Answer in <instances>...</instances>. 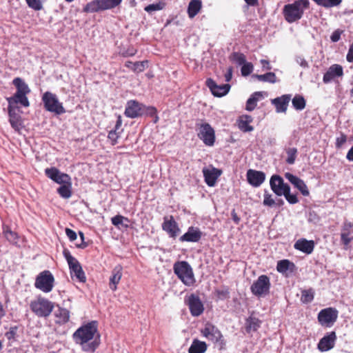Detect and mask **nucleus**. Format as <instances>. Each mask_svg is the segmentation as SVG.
Returning a JSON list of instances; mask_svg holds the SVG:
<instances>
[{"label":"nucleus","instance_id":"nucleus-16","mask_svg":"<svg viewBox=\"0 0 353 353\" xmlns=\"http://www.w3.org/2000/svg\"><path fill=\"white\" fill-rule=\"evenodd\" d=\"M46 175L58 184L64 185L71 181V177L65 173L61 172L55 167L48 168L45 170Z\"/></svg>","mask_w":353,"mask_h":353},{"label":"nucleus","instance_id":"nucleus-36","mask_svg":"<svg viewBox=\"0 0 353 353\" xmlns=\"http://www.w3.org/2000/svg\"><path fill=\"white\" fill-rule=\"evenodd\" d=\"M262 97V94L260 92H256L251 95L246 102L245 109L248 111H252L257 105V101L259 98Z\"/></svg>","mask_w":353,"mask_h":353},{"label":"nucleus","instance_id":"nucleus-50","mask_svg":"<svg viewBox=\"0 0 353 353\" xmlns=\"http://www.w3.org/2000/svg\"><path fill=\"white\" fill-rule=\"evenodd\" d=\"M253 65L251 63H244L241 67V74L243 76H248L252 73Z\"/></svg>","mask_w":353,"mask_h":353},{"label":"nucleus","instance_id":"nucleus-35","mask_svg":"<svg viewBox=\"0 0 353 353\" xmlns=\"http://www.w3.org/2000/svg\"><path fill=\"white\" fill-rule=\"evenodd\" d=\"M207 350V344L204 341L194 339L189 347L188 353H204Z\"/></svg>","mask_w":353,"mask_h":353},{"label":"nucleus","instance_id":"nucleus-1","mask_svg":"<svg viewBox=\"0 0 353 353\" xmlns=\"http://www.w3.org/2000/svg\"><path fill=\"white\" fill-rule=\"evenodd\" d=\"M77 344L81 346L84 352H94L100 344L97 321H91L81 326L72 334Z\"/></svg>","mask_w":353,"mask_h":353},{"label":"nucleus","instance_id":"nucleus-14","mask_svg":"<svg viewBox=\"0 0 353 353\" xmlns=\"http://www.w3.org/2000/svg\"><path fill=\"white\" fill-rule=\"evenodd\" d=\"M184 301L192 316H199L203 313L204 305L199 295L191 294L185 296Z\"/></svg>","mask_w":353,"mask_h":353},{"label":"nucleus","instance_id":"nucleus-15","mask_svg":"<svg viewBox=\"0 0 353 353\" xmlns=\"http://www.w3.org/2000/svg\"><path fill=\"white\" fill-rule=\"evenodd\" d=\"M145 106L136 100L127 102L124 114L131 119L142 117L145 114Z\"/></svg>","mask_w":353,"mask_h":353},{"label":"nucleus","instance_id":"nucleus-43","mask_svg":"<svg viewBox=\"0 0 353 353\" xmlns=\"http://www.w3.org/2000/svg\"><path fill=\"white\" fill-rule=\"evenodd\" d=\"M229 59L231 61L234 62L239 65H243L246 61L245 56L243 53L239 52H232L230 55Z\"/></svg>","mask_w":353,"mask_h":353},{"label":"nucleus","instance_id":"nucleus-30","mask_svg":"<svg viewBox=\"0 0 353 353\" xmlns=\"http://www.w3.org/2000/svg\"><path fill=\"white\" fill-rule=\"evenodd\" d=\"M123 276V268L118 265L114 268L112 271V275L110 278L109 287L113 291L117 290V285L119 283Z\"/></svg>","mask_w":353,"mask_h":353},{"label":"nucleus","instance_id":"nucleus-25","mask_svg":"<svg viewBox=\"0 0 353 353\" xmlns=\"http://www.w3.org/2000/svg\"><path fill=\"white\" fill-rule=\"evenodd\" d=\"M203 174L206 184L210 187H212L215 185L217 179L221 174V171L215 168H212V169L204 168L203 169Z\"/></svg>","mask_w":353,"mask_h":353},{"label":"nucleus","instance_id":"nucleus-54","mask_svg":"<svg viewBox=\"0 0 353 353\" xmlns=\"http://www.w3.org/2000/svg\"><path fill=\"white\" fill-rule=\"evenodd\" d=\"M18 327L17 326L11 327L7 332H6L5 335L8 340L11 341L14 340L15 336L17 334Z\"/></svg>","mask_w":353,"mask_h":353},{"label":"nucleus","instance_id":"nucleus-23","mask_svg":"<svg viewBox=\"0 0 353 353\" xmlns=\"http://www.w3.org/2000/svg\"><path fill=\"white\" fill-rule=\"evenodd\" d=\"M285 177L292 184H293L303 196H309L310 192L308 190L307 186L302 179L290 172H286L285 174Z\"/></svg>","mask_w":353,"mask_h":353},{"label":"nucleus","instance_id":"nucleus-40","mask_svg":"<svg viewBox=\"0 0 353 353\" xmlns=\"http://www.w3.org/2000/svg\"><path fill=\"white\" fill-rule=\"evenodd\" d=\"M3 233L8 241L17 242L18 234L17 232L12 231L8 225L3 226Z\"/></svg>","mask_w":353,"mask_h":353},{"label":"nucleus","instance_id":"nucleus-2","mask_svg":"<svg viewBox=\"0 0 353 353\" xmlns=\"http://www.w3.org/2000/svg\"><path fill=\"white\" fill-rule=\"evenodd\" d=\"M309 8V0H296L285 5L282 14L288 23H292L299 21L303 17L305 10Z\"/></svg>","mask_w":353,"mask_h":353},{"label":"nucleus","instance_id":"nucleus-3","mask_svg":"<svg viewBox=\"0 0 353 353\" xmlns=\"http://www.w3.org/2000/svg\"><path fill=\"white\" fill-rule=\"evenodd\" d=\"M12 84L16 88V92L13 96L7 98L8 104H20L25 108L29 107L30 101L27 95L31 92V90L28 85L20 77L14 78Z\"/></svg>","mask_w":353,"mask_h":353},{"label":"nucleus","instance_id":"nucleus-32","mask_svg":"<svg viewBox=\"0 0 353 353\" xmlns=\"http://www.w3.org/2000/svg\"><path fill=\"white\" fill-rule=\"evenodd\" d=\"M261 321L255 316H250L245 319V328L248 333L256 332L261 327Z\"/></svg>","mask_w":353,"mask_h":353},{"label":"nucleus","instance_id":"nucleus-53","mask_svg":"<svg viewBox=\"0 0 353 353\" xmlns=\"http://www.w3.org/2000/svg\"><path fill=\"white\" fill-rule=\"evenodd\" d=\"M121 134L114 131L110 130L108 133V138L110 140L111 144L114 145L117 143L118 139L120 137Z\"/></svg>","mask_w":353,"mask_h":353},{"label":"nucleus","instance_id":"nucleus-42","mask_svg":"<svg viewBox=\"0 0 353 353\" xmlns=\"http://www.w3.org/2000/svg\"><path fill=\"white\" fill-rule=\"evenodd\" d=\"M285 150L288 155L285 162L289 165L294 164L298 153L297 149L296 148H288Z\"/></svg>","mask_w":353,"mask_h":353},{"label":"nucleus","instance_id":"nucleus-63","mask_svg":"<svg viewBox=\"0 0 353 353\" xmlns=\"http://www.w3.org/2000/svg\"><path fill=\"white\" fill-rule=\"evenodd\" d=\"M346 158L348 161L353 162V146L347 152Z\"/></svg>","mask_w":353,"mask_h":353},{"label":"nucleus","instance_id":"nucleus-44","mask_svg":"<svg viewBox=\"0 0 353 353\" xmlns=\"http://www.w3.org/2000/svg\"><path fill=\"white\" fill-rule=\"evenodd\" d=\"M215 295L218 299L224 300L230 298V291L227 286H224L222 289H216Z\"/></svg>","mask_w":353,"mask_h":353},{"label":"nucleus","instance_id":"nucleus-59","mask_svg":"<svg viewBox=\"0 0 353 353\" xmlns=\"http://www.w3.org/2000/svg\"><path fill=\"white\" fill-rule=\"evenodd\" d=\"M157 114V110L154 107H146L145 106V114H149L150 116H154Z\"/></svg>","mask_w":353,"mask_h":353},{"label":"nucleus","instance_id":"nucleus-51","mask_svg":"<svg viewBox=\"0 0 353 353\" xmlns=\"http://www.w3.org/2000/svg\"><path fill=\"white\" fill-rule=\"evenodd\" d=\"M263 204L265 206L272 207L275 205L276 201L272 198V195L269 193L265 192L264 194V199Z\"/></svg>","mask_w":353,"mask_h":353},{"label":"nucleus","instance_id":"nucleus-55","mask_svg":"<svg viewBox=\"0 0 353 353\" xmlns=\"http://www.w3.org/2000/svg\"><path fill=\"white\" fill-rule=\"evenodd\" d=\"M343 31L340 30H336L335 31L333 32V33L332 34L331 37H330V39L332 42H337L340 40V38H341V35L342 34Z\"/></svg>","mask_w":353,"mask_h":353},{"label":"nucleus","instance_id":"nucleus-22","mask_svg":"<svg viewBox=\"0 0 353 353\" xmlns=\"http://www.w3.org/2000/svg\"><path fill=\"white\" fill-rule=\"evenodd\" d=\"M206 85L210 88L212 93L216 97L225 95L230 89V84L226 83L218 85L216 82L210 78L206 80Z\"/></svg>","mask_w":353,"mask_h":353},{"label":"nucleus","instance_id":"nucleus-27","mask_svg":"<svg viewBox=\"0 0 353 353\" xmlns=\"http://www.w3.org/2000/svg\"><path fill=\"white\" fill-rule=\"evenodd\" d=\"M314 245V241L302 238L295 242L294 248L296 250H299L306 254H310L313 252Z\"/></svg>","mask_w":353,"mask_h":353},{"label":"nucleus","instance_id":"nucleus-21","mask_svg":"<svg viewBox=\"0 0 353 353\" xmlns=\"http://www.w3.org/2000/svg\"><path fill=\"white\" fill-rule=\"evenodd\" d=\"M343 76V67L339 64L332 65L324 74L323 81L324 83H329L332 81H334L336 78Z\"/></svg>","mask_w":353,"mask_h":353},{"label":"nucleus","instance_id":"nucleus-6","mask_svg":"<svg viewBox=\"0 0 353 353\" xmlns=\"http://www.w3.org/2000/svg\"><path fill=\"white\" fill-rule=\"evenodd\" d=\"M122 0H92L83 8L85 13H93L113 9L119 6Z\"/></svg>","mask_w":353,"mask_h":353},{"label":"nucleus","instance_id":"nucleus-39","mask_svg":"<svg viewBox=\"0 0 353 353\" xmlns=\"http://www.w3.org/2000/svg\"><path fill=\"white\" fill-rule=\"evenodd\" d=\"M314 297V291L313 289L310 288L308 290H303L301 291V301L303 303H311Z\"/></svg>","mask_w":353,"mask_h":353},{"label":"nucleus","instance_id":"nucleus-9","mask_svg":"<svg viewBox=\"0 0 353 353\" xmlns=\"http://www.w3.org/2000/svg\"><path fill=\"white\" fill-rule=\"evenodd\" d=\"M63 254L68 263L71 276H75L79 282L85 283L86 276L78 260L72 256L67 249L63 250Z\"/></svg>","mask_w":353,"mask_h":353},{"label":"nucleus","instance_id":"nucleus-64","mask_svg":"<svg viewBox=\"0 0 353 353\" xmlns=\"http://www.w3.org/2000/svg\"><path fill=\"white\" fill-rule=\"evenodd\" d=\"M245 2L250 6H256L259 3V0H244Z\"/></svg>","mask_w":353,"mask_h":353},{"label":"nucleus","instance_id":"nucleus-49","mask_svg":"<svg viewBox=\"0 0 353 353\" xmlns=\"http://www.w3.org/2000/svg\"><path fill=\"white\" fill-rule=\"evenodd\" d=\"M123 221L129 222V219L127 217L120 214L116 215L111 219L112 223L117 227H119L120 225H123Z\"/></svg>","mask_w":353,"mask_h":353},{"label":"nucleus","instance_id":"nucleus-46","mask_svg":"<svg viewBox=\"0 0 353 353\" xmlns=\"http://www.w3.org/2000/svg\"><path fill=\"white\" fill-rule=\"evenodd\" d=\"M165 3L163 1H159L157 3L150 4L145 7L144 10L150 13L154 11L161 10L164 8Z\"/></svg>","mask_w":353,"mask_h":353},{"label":"nucleus","instance_id":"nucleus-10","mask_svg":"<svg viewBox=\"0 0 353 353\" xmlns=\"http://www.w3.org/2000/svg\"><path fill=\"white\" fill-rule=\"evenodd\" d=\"M54 283V278L52 274L49 270H44L37 275L34 286L41 291L48 293L52 290Z\"/></svg>","mask_w":353,"mask_h":353},{"label":"nucleus","instance_id":"nucleus-56","mask_svg":"<svg viewBox=\"0 0 353 353\" xmlns=\"http://www.w3.org/2000/svg\"><path fill=\"white\" fill-rule=\"evenodd\" d=\"M65 234L71 241H74L77 239V233L72 229L65 228Z\"/></svg>","mask_w":353,"mask_h":353},{"label":"nucleus","instance_id":"nucleus-38","mask_svg":"<svg viewBox=\"0 0 353 353\" xmlns=\"http://www.w3.org/2000/svg\"><path fill=\"white\" fill-rule=\"evenodd\" d=\"M293 107L297 110H302L305 108L306 101L301 95L296 94L292 100Z\"/></svg>","mask_w":353,"mask_h":353},{"label":"nucleus","instance_id":"nucleus-41","mask_svg":"<svg viewBox=\"0 0 353 353\" xmlns=\"http://www.w3.org/2000/svg\"><path fill=\"white\" fill-rule=\"evenodd\" d=\"M255 77L260 81L269 82L271 83L276 82V74L272 72H269L264 74H256Z\"/></svg>","mask_w":353,"mask_h":353},{"label":"nucleus","instance_id":"nucleus-31","mask_svg":"<svg viewBox=\"0 0 353 353\" xmlns=\"http://www.w3.org/2000/svg\"><path fill=\"white\" fill-rule=\"evenodd\" d=\"M253 119L250 115H243L238 119V127L244 132H251L254 128L250 124L252 122Z\"/></svg>","mask_w":353,"mask_h":353},{"label":"nucleus","instance_id":"nucleus-12","mask_svg":"<svg viewBox=\"0 0 353 353\" xmlns=\"http://www.w3.org/2000/svg\"><path fill=\"white\" fill-rule=\"evenodd\" d=\"M339 312L334 307L321 310L317 316L319 323L324 327H332L338 319Z\"/></svg>","mask_w":353,"mask_h":353},{"label":"nucleus","instance_id":"nucleus-5","mask_svg":"<svg viewBox=\"0 0 353 353\" xmlns=\"http://www.w3.org/2000/svg\"><path fill=\"white\" fill-rule=\"evenodd\" d=\"M54 307V304L53 302L41 295L31 301L30 303L31 311L39 318L48 317Z\"/></svg>","mask_w":353,"mask_h":353},{"label":"nucleus","instance_id":"nucleus-24","mask_svg":"<svg viewBox=\"0 0 353 353\" xmlns=\"http://www.w3.org/2000/svg\"><path fill=\"white\" fill-rule=\"evenodd\" d=\"M296 269L295 264L288 259H283L277 262L276 270L285 276H288L294 273Z\"/></svg>","mask_w":353,"mask_h":353},{"label":"nucleus","instance_id":"nucleus-18","mask_svg":"<svg viewBox=\"0 0 353 353\" xmlns=\"http://www.w3.org/2000/svg\"><path fill=\"white\" fill-rule=\"evenodd\" d=\"M14 105L8 104V106L9 122L15 131L19 132L23 128V119L17 112V108L14 107Z\"/></svg>","mask_w":353,"mask_h":353},{"label":"nucleus","instance_id":"nucleus-17","mask_svg":"<svg viewBox=\"0 0 353 353\" xmlns=\"http://www.w3.org/2000/svg\"><path fill=\"white\" fill-rule=\"evenodd\" d=\"M162 229L168 233L170 237L173 239H175L180 232V228L172 215L163 217Z\"/></svg>","mask_w":353,"mask_h":353},{"label":"nucleus","instance_id":"nucleus-13","mask_svg":"<svg viewBox=\"0 0 353 353\" xmlns=\"http://www.w3.org/2000/svg\"><path fill=\"white\" fill-rule=\"evenodd\" d=\"M201 333L209 341L214 343H220L221 347L225 345L223 336L221 331L211 323H207L205 325V327L201 330Z\"/></svg>","mask_w":353,"mask_h":353},{"label":"nucleus","instance_id":"nucleus-20","mask_svg":"<svg viewBox=\"0 0 353 353\" xmlns=\"http://www.w3.org/2000/svg\"><path fill=\"white\" fill-rule=\"evenodd\" d=\"M337 336L334 331L327 332L320 339L317 347L321 352H327L334 347Z\"/></svg>","mask_w":353,"mask_h":353},{"label":"nucleus","instance_id":"nucleus-52","mask_svg":"<svg viewBox=\"0 0 353 353\" xmlns=\"http://www.w3.org/2000/svg\"><path fill=\"white\" fill-rule=\"evenodd\" d=\"M347 136L341 133V135L336 139L335 146L336 148H341L347 141Z\"/></svg>","mask_w":353,"mask_h":353},{"label":"nucleus","instance_id":"nucleus-47","mask_svg":"<svg viewBox=\"0 0 353 353\" xmlns=\"http://www.w3.org/2000/svg\"><path fill=\"white\" fill-rule=\"evenodd\" d=\"M283 195L285 196L288 202L290 204H296L299 202V199L296 196V194H292L290 193V187L284 192Z\"/></svg>","mask_w":353,"mask_h":353},{"label":"nucleus","instance_id":"nucleus-8","mask_svg":"<svg viewBox=\"0 0 353 353\" xmlns=\"http://www.w3.org/2000/svg\"><path fill=\"white\" fill-rule=\"evenodd\" d=\"M41 99L46 110L58 115L65 112L62 103L59 102L55 94L47 91L43 94Z\"/></svg>","mask_w":353,"mask_h":353},{"label":"nucleus","instance_id":"nucleus-62","mask_svg":"<svg viewBox=\"0 0 353 353\" xmlns=\"http://www.w3.org/2000/svg\"><path fill=\"white\" fill-rule=\"evenodd\" d=\"M261 63L263 68H265L266 70H271L272 67L270 65V62L268 60L265 59H261Z\"/></svg>","mask_w":353,"mask_h":353},{"label":"nucleus","instance_id":"nucleus-60","mask_svg":"<svg viewBox=\"0 0 353 353\" xmlns=\"http://www.w3.org/2000/svg\"><path fill=\"white\" fill-rule=\"evenodd\" d=\"M232 70H232V67H230L228 69L227 72L225 74V81L229 82L231 81L232 77Z\"/></svg>","mask_w":353,"mask_h":353},{"label":"nucleus","instance_id":"nucleus-11","mask_svg":"<svg viewBox=\"0 0 353 353\" xmlns=\"http://www.w3.org/2000/svg\"><path fill=\"white\" fill-rule=\"evenodd\" d=\"M270 286V278L262 274L252 284L250 290L254 295L260 297L269 294Z\"/></svg>","mask_w":353,"mask_h":353},{"label":"nucleus","instance_id":"nucleus-58","mask_svg":"<svg viewBox=\"0 0 353 353\" xmlns=\"http://www.w3.org/2000/svg\"><path fill=\"white\" fill-rule=\"evenodd\" d=\"M346 59L349 63H353V43L350 46L346 56Z\"/></svg>","mask_w":353,"mask_h":353},{"label":"nucleus","instance_id":"nucleus-33","mask_svg":"<svg viewBox=\"0 0 353 353\" xmlns=\"http://www.w3.org/2000/svg\"><path fill=\"white\" fill-rule=\"evenodd\" d=\"M54 316L57 319L56 323L59 325L65 324L70 320V312L65 308L59 307L54 313Z\"/></svg>","mask_w":353,"mask_h":353},{"label":"nucleus","instance_id":"nucleus-29","mask_svg":"<svg viewBox=\"0 0 353 353\" xmlns=\"http://www.w3.org/2000/svg\"><path fill=\"white\" fill-rule=\"evenodd\" d=\"M290 99V94H283L272 99L271 102L275 106L276 112H285Z\"/></svg>","mask_w":353,"mask_h":353},{"label":"nucleus","instance_id":"nucleus-37","mask_svg":"<svg viewBox=\"0 0 353 353\" xmlns=\"http://www.w3.org/2000/svg\"><path fill=\"white\" fill-rule=\"evenodd\" d=\"M58 194L63 199H68L72 196V181L61 185L57 188Z\"/></svg>","mask_w":353,"mask_h":353},{"label":"nucleus","instance_id":"nucleus-7","mask_svg":"<svg viewBox=\"0 0 353 353\" xmlns=\"http://www.w3.org/2000/svg\"><path fill=\"white\" fill-rule=\"evenodd\" d=\"M198 137L205 145L212 146L215 143V131L210 123L204 121L196 123Z\"/></svg>","mask_w":353,"mask_h":353},{"label":"nucleus","instance_id":"nucleus-4","mask_svg":"<svg viewBox=\"0 0 353 353\" xmlns=\"http://www.w3.org/2000/svg\"><path fill=\"white\" fill-rule=\"evenodd\" d=\"M174 273L178 279L186 286L194 285L196 279L194 271L188 262L185 261H177L173 265Z\"/></svg>","mask_w":353,"mask_h":353},{"label":"nucleus","instance_id":"nucleus-45","mask_svg":"<svg viewBox=\"0 0 353 353\" xmlns=\"http://www.w3.org/2000/svg\"><path fill=\"white\" fill-rule=\"evenodd\" d=\"M28 6L35 10L39 11L43 9V0H25Z\"/></svg>","mask_w":353,"mask_h":353},{"label":"nucleus","instance_id":"nucleus-61","mask_svg":"<svg viewBox=\"0 0 353 353\" xmlns=\"http://www.w3.org/2000/svg\"><path fill=\"white\" fill-rule=\"evenodd\" d=\"M231 215H232V220L234 221V222L236 223V224H239L241 221V219L240 217L237 215V214L236 213L235 210H233L231 212Z\"/></svg>","mask_w":353,"mask_h":353},{"label":"nucleus","instance_id":"nucleus-34","mask_svg":"<svg viewBox=\"0 0 353 353\" xmlns=\"http://www.w3.org/2000/svg\"><path fill=\"white\" fill-rule=\"evenodd\" d=\"M202 2L201 0H191L188 6V14L189 18H194L201 10Z\"/></svg>","mask_w":353,"mask_h":353},{"label":"nucleus","instance_id":"nucleus-48","mask_svg":"<svg viewBox=\"0 0 353 353\" xmlns=\"http://www.w3.org/2000/svg\"><path fill=\"white\" fill-rule=\"evenodd\" d=\"M147 63L148 61H136L133 64V67H132V70L137 73L141 72L145 69Z\"/></svg>","mask_w":353,"mask_h":353},{"label":"nucleus","instance_id":"nucleus-28","mask_svg":"<svg viewBox=\"0 0 353 353\" xmlns=\"http://www.w3.org/2000/svg\"><path fill=\"white\" fill-rule=\"evenodd\" d=\"M202 233L199 228L190 227L188 232L182 235L179 240L181 242H198L200 241Z\"/></svg>","mask_w":353,"mask_h":353},{"label":"nucleus","instance_id":"nucleus-19","mask_svg":"<svg viewBox=\"0 0 353 353\" xmlns=\"http://www.w3.org/2000/svg\"><path fill=\"white\" fill-rule=\"evenodd\" d=\"M270 185L273 192L277 196H282L284 192L290 188V185L284 182L283 179L279 175H272Z\"/></svg>","mask_w":353,"mask_h":353},{"label":"nucleus","instance_id":"nucleus-26","mask_svg":"<svg viewBox=\"0 0 353 353\" xmlns=\"http://www.w3.org/2000/svg\"><path fill=\"white\" fill-rule=\"evenodd\" d=\"M265 175L263 172L249 170L247 172V179L250 185L259 187L265 181Z\"/></svg>","mask_w":353,"mask_h":353},{"label":"nucleus","instance_id":"nucleus-57","mask_svg":"<svg viewBox=\"0 0 353 353\" xmlns=\"http://www.w3.org/2000/svg\"><path fill=\"white\" fill-rule=\"evenodd\" d=\"M327 8L336 7L339 6L342 0H325Z\"/></svg>","mask_w":353,"mask_h":353}]
</instances>
